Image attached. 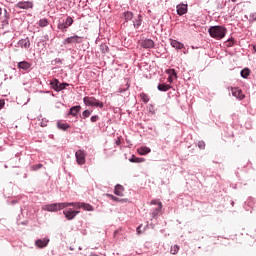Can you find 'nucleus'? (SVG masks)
<instances>
[{"label": "nucleus", "mask_w": 256, "mask_h": 256, "mask_svg": "<svg viewBox=\"0 0 256 256\" xmlns=\"http://www.w3.org/2000/svg\"><path fill=\"white\" fill-rule=\"evenodd\" d=\"M18 68L27 71V69L31 68V64L27 61H22L18 63Z\"/></svg>", "instance_id": "obj_17"}, {"label": "nucleus", "mask_w": 256, "mask_h": 256, "mask_svg": "<svg viewBox=\"0 0 256 256\" xmlns=\"http://www.w3.org/2000/svg\"><path fill=\"white\" fill-rule=\"evenodd\" d=\"M177 13L179 15H185L187 13V5L185 4H180L177 6Z\"/></svg>", "instance_id": "obj_16"}, {"label": "nucleus", "mask_w": 256, "mask_h": 256, "mask_svg": "<svg viewBox=\"0 0 256 256\" xmlns=\"http://www.w3.org/2000/svg\"><path fill=\"white\" fill-rule=\"evenodd\" d=\"M107 197L112 199V201H116V202L127 203V201H128L127 198L120 199V198H117L116 196H113V194H107Z\"/></svg>", "instance_id": "obj_19"}, {"label": "nucleus", "mask_w": 256, "mask_h": 256, "mask_svg": "<svg viewBox=\"0 0 256 256\" xmlns=\"http://www.w3.org/2000/svg\"><path fill=\"white\" fill-rule=\"evenodd\" d=\"M58 128L63 129L65 131V129H69V124H67V123H58Z\"/></svg>", "instance_id": "obj_33"}, {"label": "nucleus", "mask_w": 256, "mask_h": 256, "mask_svg": "<svg viewBox=\"0 0 256 256\" xmlns=\"http://www.w3.org/2000/svg\"><path fill=\"white\" fill-rule=\"evenodd\" d=\"M3 107H5V101L4 100H0V110H2Z\"/></svg>", "instance_id": "obj_40"}, {"label": "nucleus", "mask_w": 256, "mask_h": 256, "mask_svg": "<svg viewBox=\"0 0 256 256\" xmlns=\"http://www.w3.org/2000/svg\"><path fill=\"white\" fill-rule=\"evenodd\" d=\"M229 47L233 45V38L228 39Z\"/></svg>", "instance_id": "obj_41"}, {"label": "nucleus", "mask_w": 256, "mask_h": 256, "mask_svg": "<svg viewBox=\"0 0 256 256\" xmlns=\"http://www.w3.org/2000/svg\"><path fill=\"white\" fill-rule=\"evenodd\" d=\"M64 24L68 27H71L73 25V18L71 16H68Z\"/></svg>", "instance_id": "obj_30"}, {"label": "nucleus", "mask_w": 256, "mask_h": 256, "mask_svg": "<svg viewBox=\"0 0 256 256\" xmlns=\"http://www.w3.org/2000/svg\"><path fill=\"white\" fill-rule=\"evenodd\" d=\"M166 73L169 75V77L177 79V72L175 71V69L166 70Z\"/></svg>", "instance_id": "obj_24"}, {"label": "nucleus", "mask_w": 256, "mask_h": 256, "mask_svg": "<svg viewBox=\"0 0 256 256\" xmlns=\"http://www.w3.org/2000/svg\"><path fill=\"white\" fill-rule=\"evenodd\" d=\"M130 163H143V161H145V159L143 158H137L135 155H133L130 159H129Z\"/></svg>", "instance_id": "obj_22"}, {"label": "nucleus", "mask_w": 256, "mask_h": 256, "mask_svg": "<svg viewBox=\"0 0 256 256\" xmlns=\"http://www.w3.org/2000/svg\"><path fill=\"white\" fill-rule=\"evenodd\" d=\"M1 13H2V9L0 8V15H1Z\"/></svg>", "instance_id": "obj_46"}, {"label": "nucleus", "mask_w": 256, "mask_h": 256, "mask_svg": "<svg viewBox=\"0 0 256 256\" xmlns=\"http://www.w3.org/2000/svg\"><path fill=\"white\" fill-rule=\"evenodd\" d=\"M75 157H76V161H77L78 165H85V157H86L85 151L78 150L75 153Z\"/></svg>", "instance_id": "obj_7"}, {"label": "nucleus", "mask_w": 256, "mask_h": 256, "mask_svg": "<svg viewBox=\"0 0 256 256\" xmlns=\"http://www.w3.org/2000/svg\"><path fill=\"white\" fill-rule=\"evenodd\" d=\"M35 245L38 249H43V247H47V245H49V239H38L35 241Z\"/></svg>", "instance_id": "obj_10"}, {"label": "nucleus", "mask_w": 256, "mask_h": 256, "mask_svg": "<svg viewBox=\"0 0 256 256\" xmlns=\"http://www.w3.org/2000/svg\"><path fill=\"white\" fill-rule=\"evenodd\" d=\"M67 87H69V84H68V83H61V84H58V92H59V91H63V89H67Z\"/></svg>", "instance_id": "obj_31"}, {"label": "nucleus", "mask_w": 256, "mask_h": 256, "mask_svg": "<svg viewBox=\"0 0 256 256\" xmlns=\"http://www.w3.org/2000/svg\"><path fill=\"white\" fill-rule=\"evenodd\" d=\"M198 147H199V149H205V142L204 141H199L198 142Z\"/></svg>", "instance_id": "obj_38"}, {"label": "nucleus", "mask_w": 256, "mask_h": 256, "mask_svg": "<svg viewBox=\"0 0 256 256\" xmlns=\"http://www.w3.org/2000/svg\"><path fill=\"white\" fill-rule=\"evenodd\" d=\"M16 7H18V9H33V2H18Z\"/></svg>", "instance_id": "obj_11"}, {"label": "nucleus", "mask_w": 256, "mask_h": 256, "mask_svg": "<svg viewBox=\"0 0 256 256\" xmlns=\"http://www.w3.org/2000/svg\"><path fill=\"white\" fill-rule=\"evenodd\" d=\"M150 205H158L156 208L152 210V218L158 217L159 213H161V209H163V203L159 200H152Z\"/></svg>", "instance_id": "obj_5"}, {"label": "nucleus", "mask_w": 256, "mask_h": 256, "mask_svg": "<svg viewBox=\"0 0 256 256\" xmlns=\"http://www.w3.org/2000/svg\"><path fill=\"white\" fill-rule=\"evenodd\" d=\"M124 18H125L126 21H131V19H133V13L129 12V11L125 12L124 13Z\"/></svg>", "instance_id": "obj_27"}, {"label": "nucleus", "mask_w": 256, "mask_h": 256, "mask_svg": "<svg viewBox=\"0 0 256 256\" xmlns=\"http://www.w3.org/2000/svg\"><path fill=\"white\" fill-rule=\"evenodd\" d=\"M63 213L68 221H72V219H75L79 215V211L73 209L64 210Z\"/></svg>", "instance_id": "obj_8"}, {"label": "nucleus", "mask_w": 256, "mask_h": 256, "mask_svg": "<svg viewBox=\"0 0 256 256\" xmlns=\"http://www.w3.org/2000/svg\"><path fill=\"white\" fill-rule=\"evenodd\" d=\"M43 164H35L31 167L32 171H39V169H42Z\"/></svg>", "instance_id": "obj_34"}, {"label": "nucleus", "mask_w": 256, "mask_h": 256, "mask_svg": "<svg viewBox=\"0 0 256 256\" xmlns=\"http://www.w3.org/2000/svg\"><path fill=\"white\" fill-rule=\"evenodd\" d=\"M124 191H125V188L123 186H121V184H118V185L115 186L114 193L118 197H123V192Z\"/></svg>", "instance_id": "obj_13"}, {"label": "nucleus", "mask_w": 256, "mask_h": 256, "mask_svg": "<svg viewBox=\"0 0 256 256\" xmlns=\"http://www.w3.org/2000/svg\"><path fill=\"white\" fill-rule=\"evenodd\" d=\"M83 102L88 107H100V109H103L104 107L103 102L97 100L95 97L86 96L84 97Z\"/></svg>", "instance_id": "obj_2"}, {"label": "nucleus", "mask_w": 256, "mask_h": 256, "mask_svg": "<svg viewBox=\"0 0 256 256\" xmlns=\"http://www.w3.org/2000/svg\"><path fill=\"white\" fill-rule=\"evenodd\" d=\"M100 50L102 51V53H109V46H107V44H101Z\"/></svg>", "instance_id": "obj_28"}, {"label": "nucleus", "mask_w": 256, "mask_h": 256, "mask_svg": "<svg viewBox=\"0 0 256 256\" xmlns=\"http://www.w3.org/2000/svg\"><path fill=\"white\" fill-rule=\"evenodd\" d=\"M81 111V106H73L70 108L69 115H72L73 117H77V113Z\"/></svg>", "instance_id": "obj_18"}, {"label": "nucleus", "mask_w": 256, "mask_h": 256, "mask_svg": "<svg viewBox=\"0 0 256 256\" xmlns=\"http://www.w3.org/2000/svg\"><path fill=\"white\" fill-rule=\"evenodd\" d=\"M137 153H139V155H147L148 153H151V148L147 146L140 147L137 149Z\"/></svg>", "instance_id": "obj_15"}, {"label": "nucleus", "mask_w": 256, "mask_h": 256, "mask_svg": "<svg viewBox=\"0 0 256 256\" xmlns=\"http://www.w3.org/2000/svg\"><path fill=\"white\" fill-rule=\"evenodd\" d=\"M69 207V202H64V203H54V204H49L44 207L45 211H61V209H65Z\"/></svg>", "instance_id": "obj_3"}, {"label": "nucleus", "mask_w": 256, "mask_h": 256, "mask_svg": "<svg viewBox=\"0 0 256 256\" xmlns=\"http://www.w3.org/2000/svg\"><path fill=\"white\" fill-rule=\"evenodd\" d=\"M47 25H49V22L47 21V19H41L39 21V26L40 27H47Z\"/></svg>", "instance_id": "obj_32"}, {"label": "nucleus", "mask_w": 256, "mask_h": 256, "mask_svg": "<svg viewBox=\"0 0 256 256\" xmlns=\"http://www.w3.org/2000/svg\"><path fill=\"white\" fill-rule=\"evenodd\" d=\"M69 207H74L75 209H83L84 211H93V206L85 202H69Z\"/></svg>", "instance_id": "obj_4"}, {"label": "nucleus", "mask_w": 256, "mask_h": 256, "mask_svg": "<svg viewBox=\"0 0 256 256\" xmlns=\"http://www.w3.org/2000/svg\"><path fill=\"white\" fill-rule=\"evenodd\" d=\"M96 121H99V116H97V115L92 116L91 117V122L96 123Z\"/></svg>", "instance_id": "obj_39"}, {"label": "nucleus", "mask_w": 256, "mask_h": 256, "mask_svg": "<svg viewBox=\"0 0 256 256\" xmlns=\"http://www.w3.org/2000/svg\"><path fill=\"white\" fill-rule=\"evenodd\" d=\"M249 75H251V70L249 68H244L241 71V77H243V79H247V77H249Z\"/></svg>", "instance_id": "obj_21"}, {"label": "nucleus", "mask_w": 256, "mask_h": 256, "mask_svg": "<svg viewBox=\"0 0 256 256\" xmlns=\"http://www.w3.org/2000/svg\"><path fill=\"white\" fill-rule=\"evenodd\" d=\"M170 44L174 49H183V47H185L183 43L173 39H170Z\"/></svg>", "instance_id": "obj_14"}, {"label": "nucleus", "mask_w": 256, "mask_h": 256, "mask_svg": "<svg viewBox=\"0 0 256 256\" xmlns=\"http://www.w3.org/2000/svg\"><path fill=\"white\" fill-rule=\"evenodd\" d=\"M140 45L143 49H153V47H155V42L151 39H145L141 41Z\"/></svg>", "instance_id": "obj_9"}, {"label": "nucleus", "mask_w": 256, "mask_h": 256, "mask_svg": "<svg viewBox=\"0 0 256 256\" xmlns=\"http://www.w3.org/2000/svg\"><path fill=\"white\" fill-rule=\"evenodd\" d=\"M71 43H73V38H72V36H71V37H68V38H66V39L64 40V45H69V44H71Z\"/></svg>", "instance_id": "obj_36"}, {"label": "nucleus", "mask_w": 256, "mask_h": 256, "mask_svg": "<svg viewBox=\"0 0 256 256\" xmlns=\"http://www.w3.org/2000/svg\"><path fill=\"white\" fill-rule=\"evenodd\" d=\"M228 89H230L232 91V95H233V97H236V99H240V101L245 99V95H244L243 91H241V89H239L238 87H235V88L228 87Z\"/></svg>", "instance_id": "obj_6"}, {"label": "nucleus", "mask_w": 256, "mask_h": 256, "mask_svg": "<svg viewBox=\"0 0 256 256\" xmlns=\"http://www.w3.org/2000/svg\"><path fill=\"white\" fill-rule=\"evenodd\" d=\"M83 117L87 118V117H90L91 116V111L89 110H85L83 113H82Z\"/></svg>", "instance_id": "obj_37"}, {"label": "nucleus", "mask_w": 256, "mask_h": 256, "mask_svg": "<svg viewBox=\"0 0 256 256\" xmlns=\"http://www.w3.org/2000/svg\"><path fill=\"white\" fill-rule=\"evenodd\" d=\"M170 253L171 255H177V253H179V246L178 245L172 246L170 249Z\"/></svg>", "instance_id": "obj_26"}, {"label": "nucleus", "mask_w": 256, "mask_h": 256, "mask_svg": "<svg viewBox=\"0 0 256 256\" xmlns=\"http://www.w3.org/2000/svg\"><path fill=\"white\" fill-rule=\"evenodd\" d=\"M68 28L69 27L65 23H61L58 25V29H60V31H66V29Z\"/></svg>", "instance_id": "obj_35"}, {"label": "nucleus", "mask_w": 256, "mask_h": 256, "mask_svg": "<svg viewBox=\"0 0 256 256\" xmlns=\"http://www.w3.org/2000/svg\"><path fill=\"white\" fill-rule=\"evenodd\" d=\"M52 89H54V91H58L59 89V80L54 79L51 83H50Z\"/></svg>", "instance_id": "obj_23"}, {"label": "nucleus", "mask_w": 256, "mask_h": 256, "mask_svg": "<svg viewBox=\"0 0 256 256\" xmlns=\"http://www.w3.org/2000/svg\"><path fill=\"white\" fill-rule=\"evenodd\" d=\"M72 43H83V38L78 35H74L72 36Z\"/></svg>", "instance_id": "obj_25"}, {"label": "nucleus", "mask_w": 256, "mask_h": 256, "mask_svg": "<svg viewBox=\"0 0 256 256\" xmlns=\"http://www.w3.org/2000/svg\"><path fill=\"white\" fill-rule=\"evenodd\" d=\"M232 1V3H237V0H231Z\"/></svg>", "instance_id": "obj_44"}, {"label": "nucleus", "mask_w": 256, "mask_h": 256, "mask_svg": "<svg viewBox=\"0 0 256 256\" xmlns=\"http://www.w3.org/2000/svg\"><path fill=\"white\" fill-rule=\"evenodd\" d=\"M173 79H175V78L169 76V77H168V82H169V83H173Z\"/></svg>", "instance_id": "obj_42"}, {"label": "nucleus", "mask_w": 256, "mask_h": 256, "mask_svg": "<svg viewBox=\"0 0 256 256\" xmlns=\"http://www.w3.org/2000/svg\"><path fill=\"white\" fill-rule=\"evenodd\" d=\"M158 91H169L171 89V85L169 84H158Z\"/></svg>", "instance_id": "obj_20"}, {"label": "nucleus", "mask_w": 256, "mask_h": 256, "mask_svg": "<svg viewBox=\"0 0 256 256\" xmlns=\"http://www.w3.org/2000/svg\"><path fill=\"white\" fill-rule=\"evenodd\" d=\"M140 99H142L143 103H147L149 101V95L142 92L140 94Z\"/></svg>", "instance_id": "obj_29"}, {"label": "nucleus", "mask_w": 256, "mask_h": 256, "mask_svg": "<svg viewBox=\"0 0 256 256\" xmlns=\"http://www.w3.org/2000/svg\"><path fill=\"white\" fill-rule=\"evenodd\" d=\"M139 229H141V226H139V227L137 228V233H138V234L141 233V231H139Z\"/></svg>", "instance_id": "obj_43"}, {"label": "nucleus", "mask_w": 256, "mask_h": 256, "mask_svg": "<svg viewBox=\"0 0 256 256\" xmlns=\"http://www.w3.org/2000/svg\"><path fill=\"white\" fill-rule=\"evenodd\" d=\"M19 45L24 49H29V47H31V41L29 40V38L22 39L19 41Z\"/></svg>", "instance_id": "obj_12"}, {"label": "nucleus", "mask_w": 256, "mask_h": 256, "mask_svg": "<svg viewBox=\"0 0 256 256\" xmlns=\"http://www.w3.org/2000/svg\"><path fill=\"white\" fill-rule=\"evenodd\" d=\"M140 25H141V22H138V23H137V27H139Z\"/></svg>", "instance_id": "obj_45"}, {"label": "nucleus", "mask_w": 256, "mask_h": 256, "mask_svg": "<svg viewBox=\"0 0 256 256\" xmlns=\"http://www.w3.org/2000/svg\"><path fill=\"white\" fill-rule=\"evenodd\" d=\"M208 33L213 39H223L227 35V28L223 26H212L209 28Z\"/></svg>", "instance_id": "obj_1"}]
</instances>
